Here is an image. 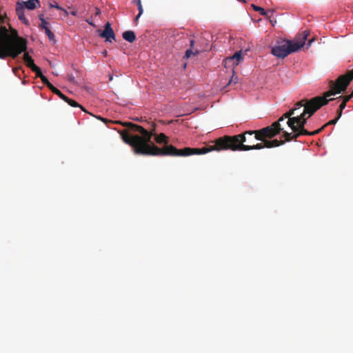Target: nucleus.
<instances>
[{"label": "nucleus", "instance_id": "24", "mask_svg": "<svg viewBox=\"0 0 353 353\" xmlns=\"http://www.w3.org/2000/svg\"><path fill=\"white\" fill-rule=\"evenodd\" d=\"M42 83L46 85L49 89L52 87V84L48 81V78L44 75L41 78Z\"/></svg>", "mask_w": 353, "mask_h": 353}, {"label": "nucleus", "instance_id": "2", "mask_svg": "<svg viewBox=\"0 0 353 353\" xmlns=\"http://www.w3.org/2000/svg\"><path fill=\"white\" fill-rule=\"evenodd\" d=\"M28 41L13 28L6 13L0 11V59L17 58L27 50Z\"/></svg>", "mask_w": 353, "mask_h": 353}, {"label": "nucleus", "instance_id": "30", "mask_svg": "<svg viewBox=\"0 0 353 353\" xmlns=\"http://www.w3.org/2000/svg\"><path fill=\"white\" fill-rule=\"evenodd\" d=\"M41 25L39 26V28H41V29H46V28H48L47 26L48 25V22L46 21V20H44V21H41Z\"/></svg>", "mask_w": 353, "mask_h": 353}, {"label": "nucleus", "instance_id": "6", "mask_svg": "<svg viewBox=\"0 0 353 353\" xmlns=\"http://www.w3.org/2000/svg\"><path fill=\"white\" fill-rule=\"evenodd\" d=\"M283 128H281L279 122H274L272 125L257 130L256 134L258 135L257 139L262 142L272 139L276 135L283 132Z\"/></svg>", "mask_w": 353, "mask_h": 353}, {"label": "nucleus", "instance_id": "20", "mask_svg": "<svg viewBox=\"0 0 353 353\" xmlns=\"http://www.w3.org/2000/svg\"><path fill=\"white\" fill-rule=\"evenodd\" d=\"M199 53H200L199 50L196 49V50H193L192 49H188L185 52L184 58L189 59L192 56L198 55Z\"/></svg>", "mask_w": 353, "mask_h": 353}, {"label": "nucleus", "instance_id": "27", "mask_svg": "<svg viewBox=\"0 0 353 353\" xmlns=\"http://www.w3.org/2000/svg\"><path fill=\"white\" fill-rule=\"evenodd\" d=\"M338 121V118H335L334 119H332L331 121H330L329 122H327V123H325V125H323L321 128H322V130L327 125H334Z\"/></svg>", "mask_w": 353, "mask_h": 353}, {"label": "nucleus", "instance_id": "36", "mask_svg": "<svg viewBox=\"0 0 353 353\" xmlns=\"http://www.w3.org/2000/svg\"><path fill=\"white\" fill-rule=\"evenodd\" d=\"M101 14V10L98 8H95V15H99Z\"/></svg>", "mask_w": 353, "mask_h": 353}, {"label": "nucleus", "instance_id": "34", "mask_svg": "<svg viewBox=\"0 0 353 353\" xmlns=\"http://www.w3.org/2000/svg\"><path fill=\"white\" fill-rule=\"evenodd\" d=\"M51 7H54V8H56L58 10H63L62 8H61L57 3H56L55 5H52L51 4L50 5Z\"/></svg>", "mask_w": 353, "mask_h": 353}, {"label": "nucleus", "instance_id": "10", "mask_svg": "<svg viewBox=\"0 0 353 353\" xmlns=\"http://www.w3.org/2000/svg\"><path fill=\"white\" fill-rule=\"evenodd\" d=\"M284 143H285V141H282V140H281V141H279L277 139H274L272 141L266 140L262 143H257L256 145L255 148H259V149H263L264 148H271L280 146Z\"/></svg>", "mask_w": 353, "mask_h": 353}, {"label": "nucleus", "instance_id": "14", "mask_svg": "<svg viewBox=\"0 0 353 353\" xmlns=\"http://www.w3.org/2000/svg\"><path fill=\"white\" fill-rule=\"evenodd\" d=\"M23 61L26 63V65L29 68H30L32 71L38 70V66L34 64V60L32 59L30 56H29L28 53H24Z\"/></svg>", "mask_w": 353, "mask_h": 353}, {"label": "nucleus", "instance_id": "37", "mask_svg": "<svg viewBox=\"0 0 353 353\" xmlns=\"http://www.w3.org/2000/svg\"><path fill=\"white\" fill-rule=\"evenodd\" d=\"M86 22H87L88 23H89L90 25L92 26H95V25L92 23V20L87 19V20H86Z\"/></svg>", "mask_w": 353, "mask_h": 353}, {"label": "nucleus", "instance_id": "32", "mask_svg": "<svg viewBox=\"0 0 353 353\" xmlns=\"http://www.w3.org/2000/svg\"><path fill=\"white\" fill-rule=\"evenodd\" d=\"M194 46V39H190V49H192L193 50Z\"/></svg>", "mask_w": 353, "mask_h": 353}, {"label": "nucleus", "instance_id": "29", "mask_svg": "<svg viewBox=\"0 0 353 353\" xmlns=\"http://www.w3.org/2000/svg\"><path fill=\"white\" fill-rule=\"evenodd\" d=\"M238 78L236 77H234V75L232 77L230 81L228 83V85H230L231 83H234L236 84L237 83Z\"/></svg>", "mask_w": 353, "mask_h": 353}, {"label": "nucleus", "instance_id": "13", "mask_svg": "<svg viewBox=\"0 0 353 353\" xmlns=\"http://www.w3.org/2000/svg\"><path fill=\"white\" fill-rule=\"evenodd\" d=\"M301 105V103H296L293 108L285 112L276 122H279V123L281 124V122H283L285 119H288V120H289V119H292V116L296 113V110L300 109Z\"/></svg>", "mask_w": 353, "mask_h": 353}, {"label": "nucleus", "instance_id": "26", "mask_svg": "<svg viewBox=\"0 0 353 353\" xmlns=\"http://www.w3.org/2000/svg\"><path fill=\"white\" fill-rule=\"evenodd\" d=\"M353 97V90H352V92L349 94V95H346V96H340L339 98H342L343 99V102L347 103V102H348Z\"/></svg>", "mask_w": 353, "mask_h": 353}, {"label": "nucleus", "instance_id": "3", "mask_svg": "<svg viewBox=\"0 0 353 353\" xmlns=\"http://www.w3.org/2000/svg\"><path fill=\"white\" fill-rule=\"evenodd\" d=\"M352 79L353 69L345 74L339 76L335 81H330L329 83L330 90L326 92L323 96L316 97L309 101L303 99L299 101L298 103H301L302 105L299 110L303 108L301 113L310 118L323 105L333 100V99H327L328 97L345 91Z\"/></svg>", "mask_w": 353, "mask_h": 353}, {"label": "nucleus", "instance_id": "4", "mask_svg": "<svg viewBox=\"0 0 353 353\" xmlns=\"http://www.w3.org/2000/svg\"><path fill=\"white\" fill-rule=\"evenodd\" d=\"M257 130H248L242 134H239L234 136L225 135L219 137L210 145L212 151H221V150H232V151H248L251 150H259L254 148L256 144H254L255 141H259L257 139L258 135L256 134Z\"/></svg>", "mask_w": 353, "mask_h": 353}, {"label": "nucleus", "instance_id": "44", "mask_svg": "<svg viewBox=\"0 0 353 353\" xmlns=\"http://www.w3.org/2000/svg\"><path fill=\"white\" fill-rule=\"evenodd\" d=\"M64 12H65V14L68 15V12H67L65 10H64Z\"/></svg>", "mask_w": 353, "mask_h": 353}, {"label": "nucleus", "instance_id": "23", "mask_svg": "<svg viewBox=\"0 0 353 353\" xmlns=\"http://www.w3.org/2000/svg\"><path fill=\"white\" fill-rule=\"evenodd\" d=\"M45 30V32L46 34L48 35V39L50 40V41H54L55 39V36L54 34V33L49 29V28H46Z\"/></svg>", "mask_w": 353, "mask_h": 353}, {"label": "nucleus", "instance_id": "5", "mask_svg": "<svg viewBox=\"0 0 353 353\" xmlns=\"http://www.w3.org/2000/svg\"><path fill=\"white\" fill-rule=\"evenodd\" d=\"M310 34L309 30L303 31L298 35L294 41H285L272 47V54L279 58L283 59L288 54L298 51L302 48Z\"/></svg>", "mask_w": 353, "mask_h": 353}, {"label": "nucleus", "instance_id": "40", "mask_svg": "<svg viewBox=\"0 0 353 353\" xmlns=\"http://www.w3.org/2000/svg\"><path fill=\"white\" fill-rule=\"evenodd\" d=\"M71 14L74 16H76L77 15V12L76 11H73L71 12Z\"/></svg>", "mask_w": 353, "mask_h": 353}, {"label": "nucleus", "instance_id": "28", "mask_svg": "<svg viewBox=\"0 0 353 353\" xmlns=\"http://www.w3.org/2000/svg\"><path fill=\"white\" fill-rule=\"evenodd\" d=\"M32 72H35L36 76L37 77H39L40 79L43 76V74L41 72V69L38 67V70H32Z\"/></svg>", "mask_w": 353, "mask_h": 353}, {"label": "nucleus", "instance_id": "1", "mask_svg": "<svg viewBox=\"0 0 353 353\" xmlns=\"http://www.w3.org/2000/svg\"><path fill=\"white\" fill-rule=\"evenodd\" d=\"M148 129L143 127L130 123H122V125L127 127L119 131L123 141L130 145L137 154L147 156H171V157H187L193 154H204L212 152L210 145L201 148H185L177 149L172 145H164L159 148L151 143L152 135L154 134L156 123L148 122Z\"/></svg>", "mask_w": 353, "mask_h": 353}, {"label": "nucleus", "instance_id": "12", "mask_svg": "<svg viewBox=\"0 0 353 353\" xmlns=\"http://www.w3.org/2000/svg\"><path fill=\"white\" fill-rule=\"evenodd\" d=\"M16 13H17V14L18 16L19 19L22 23H23L26 25H28L29 24V21L26 18L25 14H24V13H25L24 6L22 3H19V2H17V3Z\"/></svg>", "mask_w": 353, "mask_h": 353}, {"label": "nucleus", "instance_id": "9", "mask_svg": "<svg viewBox=\"0 0 353 353\" xmlns=\"http://www.w3.org/2000/svg\"><path fill=\"white\" fill-rule=\"evenodd\" d=\"M99 35L101 37L105 38L107 41L112 42V39L115 40L114 32L109 22L105 23L104 30L99 34Z\"/></svg>", "mask_w": 353, "mask_h": 353}, {"label": "nucleus", "instance_id": "42", "mask_svg": "<svg viewBox=\"0 0 353 353\" xmlns=\"http://www.w3.org/2000/svg\"><path fill=\"white\" fill-rule=\"evenodd\" d=\"M312 41H313V39H310V40L309 41V43H308V44L310 45Z\"/></svg>", "mask_w": 353, "mask_h": 353}, {"label": "nucleus", "instance_id": "19", "mask_svg": "<svg viewBox=\"0 0 353 353\" xmlns=\"http://www.w3.org/2000/svg\"><path fill=\"white\" fill-rule=\"evenodd\" d=\"M133 3L137 4V6L138 7V10H139V14H137V16L135 17V19H134L135 23H137L138 19H139V17L143 14V6H142L141 0H134Z\"/></svg>", "mask_w": 353, "mask_h": 353}, {"label": "nucleus", "instance_id": "15", "mask_svg": "<svg viewBox=\"0 0 353 353\" xmlns=\"http://www.w3.org/2000/svg\"><path fill=\"white\" fill-rule=\"evenodd\" d=\"M156 131V130H154V132ZM152 137H154V139L156 141V142L159 144H164V145H166L167 143H168V137L163 133H160L159 134H157L155 132H154V134L152 135Z\"/></svg>", "mask_w": 353, "mask_h": 353}, {"label": "nucleus", "instance_id": "33", "mask_svg": "<svg viewBox=\"0 0 353 353\" xmlns=\"http://www.w3.org/2000/svg\"><path fill=\"white\" fill-rule=\"evenodd\" d=\"M97 118H98L99 119H100V120L103 121L104 123H108V122H110V123H112L111 121H108L107 119L102 118V117H98Z\"/></svg>", "mask_w": 353, "mask_h": 353}, {"label": "nucleus", "instance_id": "11", "mask_svg": "<svg viewBox=\"0 0 353 353\" xmlns=\"http://www.w3.org/2000/svg\"><path fill=\"white\" fill-rule=\"evenodd\" d=\"M322 131V128H319L316 130L310 132L305 129H299L296 132H294V134H292L293 140H296L298 137H299L301 135H305V136H314L319 133H320Z\"/></svg>", "mask_w": 353, "mask_h": 353}, {"label": "nucleus", "instance_id": "8", "mask_svg": "<svg viewBox=\"0 0 353 353\" xmlns=\"http://www.w3.org/2000/svg\"><path fill=\"white\" fill-rule=\"evenodd\" d=\"M243 60L242 51L239 50L236 52L232 57H229L224 60L225 67H232V72L235 66Z\"/></svg>", "mask_w": 353, "mask_h": 353}, {"label": "nucleus", "instance_id": "16", "mask_svg": "<svg viewBox=\"0 0 353 353\" xmlns=\"http://www.w3.org/2000/svg\"><path fill=\"white\" fill-rule=\"evenodd\" d=\"M252 7L254 11L259 12L260 14L264 17H267L270 18L271 16L269 15V13L271 12V14H273V10H265L263 8L256 6L254 4H252Z\"/></svg>", "mask_w": 353, "mask_h": 353}, {"label": "nucleus", "instance_id": "18", "mask_svg": "<svg viewBox=\"0 0 353 353\" xmlns=\"http://www.w3.org/2000/svg\"><path fill=\"white\" fill-rule=\"evenodd\" d=\"M35 1L39 3L38 0H28L26 2L23 1L22 4L24 6V8L26 7L28 10H34L36 8Z\"/></svg>", "mask_w": 353, "mask_h": 353}, {"label": "nucleus", "instance_id": "35", "mask_svg": "<svg viewBox=\"0 0 353 353\" xmlns=\"http://www.w3.org/2000/svg\"><path fill=\"white\" fill-rule=\"evenodd\" d=\"M342 112H343V111H341V112H340V110H337V112H336L337 116H336V118H338V120L341 118V115H342Z\"/></svg>", "mask_w": 353, "mask_h": 353}, {"label": "nucleus", "instance_id": "22", "mask_svg": "<svg viewBox=\"0 0 353 353\" xmlns=\"http://www.w3.org/2000/svg\"><path fill=\"white\" fill-rule=\"evenodd\" d=\"M50 90L55 94L58 95L61 99H67V97L64 95L59 89L55 88L54 85L50 88Z\"/></svg>", "mask_w": 353, "mask_h": 353}, {"label": "nucleus", "instance_id": "41", "mask_svg": "<svg viewBox=\"0 0 353 353\" xmlns=\"http://www.w3.org/2000/svg\"><path fill=\"white\" fill-rule=\"evenodd\" d=\"M109 79H110V81H112L113 79V77L112 75H110Z\"/></svg>", "mask_w": 353, "mask_h": 353}, {"label": "nucleus", "instance_id": "31", "mask_svg": "<svg viewBox=\"0 0 353 353\" xmlns=\"http://www.w3.org/2000/svg\"><path fill=\"white\" fill-rule=\"evenodd\" d=\"M345 106H346V103L344 102H342L341 103V105H339V110H340V112L343 111L345 109Z\"/></svg>", "mask_w": 353, "mask_h": 353}, {"label": "nucleus", "instance_id": "43", "mask_svg": "<svg viewBox=\"0 0 353 353\" xmlns=\"http://www.w3.org/2000/svg\"><path fill=\"white\" fill-rule=\"evenodd\" d=\"M239 1H241V2H245V0H238Z\"/></svg>", "mask_w": 353, "mask_h": 353}, {"label": "nucleus", "instance_id": "21", "mask_svg": "<svg viewBox=\"0 0 353 353\" xmlns=\"http://www.w3.org/2000/svg\"><path fill=\"white\" fill-rule=\"evenodd\" d=\"M63 101H65V102H67L70 106L72 107H79L83 111H85V109L83 108V106H81V105H79L76 101L72 99H70L67 97V99H63Z\"/></svg>", "mask_w": 353, "mask_h": 353}, {"label": "nucleus", "instance_id": "25", "mask_svg": "<svg viewBox=\"0 0 353 353\" xmlns=\"http://www.w3.org/2000/svg\"><path fill=\"white\" fill-rule=\"evenodd\" d=\"M283 137L285 138L284 141H290L291 140H293L292 133L284 132L283 130Z\"/></svg>", "mask_w": 353, "mask_h": 353}, {"label": "nucleus", "instance_id": "38", "mask_svg": "<svg viewBox=\"0 0 353 353\" xmlns=\"http://www.w3.org/2000/svg\"><path fill=\"white\" fill-rule=\"evenodd\" d=\"M39 20H40L41 21L46 20V19H44V15H43V14H40V15L39 16Z\"/></svg>", "mask_w": 353, "mask_h": 353}, {"label": "nucleus", "instance_id": "39", "mask_svg": "<svg viewBox=\"0 0 353 353\" xmlns=\"http://www.w3.org/2000/svg\"><path fill=\"white\" fill-rule=\"evenodd\" d=\"M303 111V109H301V110H296V113L294 114V115H299Z\"/></svg>", "mask_w": 353, "mask_h": 353}, {"label": "nucleus", "instance_id": "17", "mask_svg": "<svg viewBox=\"0 0 353 353\" xmlns=\"http://www.w3.org/2000/svg\"><path fill=\"white\" fill-rule=\"evenodd\" d=\"M123 38L130 42V43H132L135 41L136 39V35L134 34V32L132 30H128V31H125L123 33Z\"/></svg>", "mask_w": 353, "mask_h": 353}, {"label": "nucleus", "instance_id": "45", "mask_svg": "<svg viewBox=\"0 0 353 353\" xmlns=\"http://www.w3.org/2000/svg\"><path fill=\"white\" fill-rule=\"evenodd\" d=\"M103 54H107V52L105 51V52H103Z\"/></svg>", "mask_w": 353, "mask_h": 353}, {"label": "nucleus", "instance_id": "7", "mask_svg": "<svg viewBox=\"0 0 353 353\" xmlns=\"http://www.w3.org/2000/svg\"><path fill=\"white\" fill-rule=\"evenodd\" d=\"M307 119V117L301 113L299 115L292 116V119L288 120L287 124L293 132H296L299 128L301 130L305 129V125L306 124Z\"/></svg>", "mask_w": 353, "mask_h": 353}]
</instances>
